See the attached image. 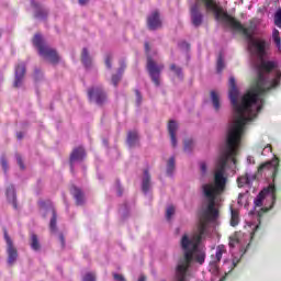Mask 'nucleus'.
<instances>
[{
  "instance_id": "1",
  "label": "nucleus",
  "mask_w": 281,
  "mask_h": 281,
  "mask_svg": "<svg viewBox=\"0 0 281 281\" xmlns=\"http://www.w3.org/2000/svg\"><path fill=\"white\" fill-rule=\"evenodd\" d=\"M246 229L249 234L239 233L236 234L229 240L231 249L237 247L239 254L232 251V258L224 259L222 269H218V263L223 259V256L227 254V248L225 245H220L216 247L215 255L211 256V261L209 265V271L211 273V281H225V277L229 276L240 262L243 256L247 252V247L251 245L254 238H260L262 236V226L260 225V218L255 222H248Z\"/></svg>"
},
{
  "instance_id": "2",
  "label": "nucleus",
  "mask_w": 281,
  "mask_h": 281,
  "mask_svg": "<svg viewBox=\"0 0 281 281\" xmlns=\"http://www.w3.org/2000/svg\"><path fill=\"white\" fill-rule=\"evenodd\" d=\"M255 212H269L276 205V184L271 183L265 188L254 200Z\"/></svg>"
},
{
  "instance_id": "3",
  "label": "nucleus",
  "mask_w": 281,
  "mask_h": 281,
  "mask_svg": "<svg viewBox=\"0 0 281 281\" xmlns=\"http://www.w3.org/2000/svg\"><path fill=\"white\" fill-rule=\"evenodd\" d=\"M33 45L37 47L40 56H42V58L45 60L53 63V65H56V63L60 60L58 53H56L54 48L49 47V45L45 43V40L41 34H35Z\"/></svg>"
},
{
  "instance_id": "4",
  "label": "nucleus",
  "mask_w": 281,
  "mask_h": 281,
  "mask_svg": "<svg viewBox=\"0 0 281 281\" xmlns=\"http://www.w3.org/2000/svg\"><path fill=\"white\" fill-rule=\"evenodd\" d=\"M259 172H265V175H270L272 181H276V177H278V172H280V158L273 157L270 161L261 165L259 168Z\"/></svg>"
},
{
  "instance_id": "5",
  "label": "nucleus",
  "mask_w": 281,
  "mask_h": 281,
  "mask_svg": "<svg viewBox=\"0 0 281 281\" xmlns=\"http://www.w3.org/2000/svg\"><path fill=\"white\" fill-rule=\"evenodd\" d=\"M164 70V65H157L150 56L147 57V71L156 87H159L160 81L159 78L161 76V71Z\"/></svg>"
},
{
  "instance_id": "6",
  "label": "nucleus",
  "mask_w": 281,
  "mask_h": 281,
  "mask_svg": "<svg viewBox=\"0 0 281 281\" xmlns=\"http://www.w3.org/2000/svg\"><path fill=\"white\" fill-rule=\"evenodd\" d=\"M88 98L90 102H95V104H104L106 100V93L102 86H94L88 90Z\"/></svg>"
},
{
  "instance_id": "7",
  "label": "nucleus",
  "mask_w": 281,
  "mask_h": 281,
  "mask_svg": "<svg viewBox=\"0 0 281 281\" xmlns=\"http://www.w3.org/2000/svg\"><path fill=\"white\" fill-rule=\"evenodd\" d=\"M4 239L7 243L8 265L12 267V265H14V262H16V259L19 258V252L16 251L14 244H12V239H10V236H8V233L5 232Z\"/></svg>"
},
{
  "instance_id": "8",
  "label": "nucleus",
  "mask_w": 281,
  "mask_h": 281,
  "mask_svg": "<svg viewBox=\"0 0 281 281\" xmlns=\"http://www.w3.org/2000/svg\"><path fill=\"white\" fill-rule=\"evenodd\" d=\"M25 78V63L20 61L15 66V78L13 82V87L19 89L20 87H23V80Z\"/></svg>"
},
{
  "instance_id": "9",
  "label": "nucleus",
  "mask_w": 281,
  "mask_h": 281,
  "mask_svg": "<svg viewBox=\"0 0 281 281\" xmlns=\"http://www.w3.org/2000/svg\"><path fill=\"white\" fill-rule=\"evenodd\" d=\"M147 27L149 30H159L161 27V18L159 16V12L154 11L147 18Z\"/></svg>"
},
{
  "instance_id": "10",
  "label": "nucleus",
  "mask_w": 281,
  "mask_h": 281,
  "mask_svg": "<svg viewBox=\"0 0 281 281\" xmlns=\"http://www.w3.org/2000/svg\"><path fill=\"white\" fill-rule=\"evenodd\" d=\"M85 147L75 148L70 155V170L74 172V164L76 161H82L86 157Z\"/></svg>"
},
{
  "instance_id": "11",
  "label": "nucleus",
  "mask_w": 281,
  "mask_h": 281,
  "mask_svg": "<svg viewBox=\"0 0 281 281\" xmlns=\"http://www.w3.org/2000/svg\"><path fill=\"white\" fill-rule=\"evenodd\" d=\"M256 181V175L254 173H245L237 178L238 188H251V183Z\"/></svg>"
},
{
  "instance_id": "12",
  "label": "nucleus",
  "mask_w": 281,
  "mask_h": 281,
  "mask_svg": "<svg viewBox=\"0 0 281 281\" xmlns=\"http://www.w3.org/2000/svg\"><path fill=\"white\" fill-rule=\"evenodd\" d=\"M31 5L35 8V19H38L40 21H45L47 19L48 11L44 7H41L36 3V1L31 0Z\"/></svg>"
},
{
  "instance_id": "13",
  "label": "nucleus",
  "mask_w": 281,
  "mask_h": 281,
  "mask_svg": "<svg viewBox=\"0 0 281 281\" xmlns=\"http://www.w3.org/2000/svg\"><path fill=\"white\" fill-rule=\"evenodd\" d=\"M179 130V124L175 121H169L168 132L171 139V145L173 148H177V131Z\"/></svg>"
},
{
  "instance_id": "14",
  "label": "nucleus",
  "mask_w": 281,
  "mask_h": 281,
  "mask_svg": "<svg viewBox=\"0 0 281 281\" xmlns=\"http://www.w3.org/2000/svg\"><path fill=\"white\" fill-rule=\"evenodd\" d=\"M77 205H82L85 203V193H82V190L78 189V187H72L70 190Z\"/></svg>"
},
{
  "instance_id": "15",
  "label": "nucleus",
  "mask_w": 281,
  "mask_h": 281,
  "mask_svg": "<svg viewBox=\"0 0 281 281\" xmlns=\"http://www.w3.org/2000/svg\"><path fill=\"white\" fill-rule=\"evenodd\" d=\"M142 191L144 194H148V192H150V175L148 173V170H145L143 175Z\"/></svg>"
},
{
  "instance_id": "16",
  "label": "nucleus",
  "mask_w": 281,
  "mask_h": 281,
  "mask_svg": "<svg viewBox=\"0 0 281 281\" xmlns=\"http://www.w3.org/2000/svg\"><path fill=\"white\" fill-rule=\"evenodd\" d=\"M126 69V64L124 60L121 61V67L117 70V75L112 76V85L114 87H117L120 80H122V74H124V70Z\"/></svg>"
},
{
  "instance_id": "17",
  "label": "nucleus",
  "mask_w": 281,
  "mask_h": 281,
  "mask_svg": "<svg viewBox=\"0 0 281 281\" xmlns=\"http://www.w3.org/2000/svg\"><path fill=\"white\" fill-rule=\"evenodd\" d=\"M137 142H139V135L137 131H132L127 133V146L133 148V146H137Z\"/></svg>"
},
{
  "instance_id": "18",
  "label": "nucleus",
  "mask_w": 281,
  "mask_h": 281,
  "mask_svg": "<svg viewBox=\"0 0 281 281\" xmlns=\"http://www.w3.org/2000/svg\"><path fill=\"white\" fill-rule=\"evenodd\" d=\"M211 102L214 111L216 112L221 111V97L214 90L211 91Z\"/></svg>"
},
{
  "instance_id": "19",
  "label": "nucleus",
  "mask_w": 281,
  "mask_h": 281,
  "mask_svg": "<svg viewBox=\"0 0 281 281\" xmlns=\"http://www.w3.org/2000/svg\"><path fill=\"white\" fill-rule=\"evenodd\" d=\"M175 168H176L175 157H170L167 160V166H166L167 177H172V175H175Z\"/></svg>"
},
{
  "instance_id": "20",
  "label": "nucleus",
  "mask_w": 281,
  "mask_h": 281,
  "mask_svg": "<svg viewBox=\"0 0 281 281\" xmlns=\"http://www.w3.org/2000/svg\"><path fill=\"white\" fill-rule=\"evenodd\" d=\"M272 41H273L279 54H281V38H280V31H278V29H273V31H272Z\"/></svg>"
},
{
  "instance_id": "21",
  "label": "nucleus",
  "mask_w": 281,
  "mask_h": 281,
  "mask_svg": "<svg viewBox=\"0 0 281 281\" xmlns=\"http://www.w3.org/2000/svg\"><path fill=\"white\" fill-rule=\"evenodd\" d=\"M240 223V215L236 209H231V226L236 227Z\"/></svg>"
},
{
  "instance_id": "22",
  "label": "nucleus",
  "mask_w": 281,
  "mask_h": 281,
  "mask_svg": "<svg viewBox=\"0 0 281 281\" xmlns=\"http://www.w3.org/2000/svg\"><path fill=\"white\" fill-rule=\"evenodd\" d=\"M81 60L85 67L87 68L91 67V56H89V50H87V48L82 49Z\"/></svg>"
},
{
  "instance_id": "23",
  "label": "nucleus",
  "mask_w": 281,
  "mask_h": 281,
  "mask_svg": "<svg viewBox=\"0 0 281 281\" xmlns=\"http://www.w3.org/2000/svg\"><path fill=\"white\" fill-rule=\"evenodd\" d=\"M31 248L33 251L41 250V241H38V236L36 234L31 235Z\"/></svg>"
},
{
  "instance_id": "24",
  "label": "nucleus",
  "mask_w": 281,
  "mask_h": 281,
  "mask_svg": "<svg viewBox=\"0 0 281 281\" xmlns=\"http://www.w3.org/2000/svg\"><path fill=\"white\" fill-rule=\"evenodd\" d=\"M7 199L11 201V203H15L16 201V192L14 191V186H9L7 188Z\"/></svg>"
},
{
  "instance_id": "25",
  "label": "nucleus",
  "mask_w": 281,
  "mask_h": 281,
  "mask_svg": "<svg viewBox=\"0 0 281 281\" xmlns=\"http://www.w3.org/2000/svg\"><path fill=\"white\" fill-rule=\"evenodd\" d=\"M56 221H57V215H56V211L52 210V218H50V223H49V229L52 232V234H56Z\"/></svg>"
},
{
  "instance_id": "26",
  "label": "nucleus",
  "mask_w": 281,
  "mask_h": 281,
  "mask_svg": "<svg viewBox=\"0 0 281 281\" xmlns=\"http://www.w3.org/2000/svg\"><path fill=\"white\" fill-rule=\"evenodd\" d=\"M273 24L276 27L281 29V7L273 14Z\"/></svg>"
},
{
  "instance_id": "27",
  "label": "nucleus",
  "mask_w": 281,
  "mask_h": 281,
  "mask_svg": "<svg viewBox=\"0 0 281 281\" xmlns=\"http://www.w3.org/2000/svg\"><path fill=\"white\" fill-rule=\"evenodd\" d=\"M170 69L173 71V74H176V76L180 79L183 80V70L181 69V67H177V65L172 64L170 66Z\"/></svg>"
},
{
  "instance_id": "28",
  "label": "nucleus",
  "mask_w": 281,
  "mask_h": 281,
  "mask_svg": "<svg viewBox=\"0 0 281 281\" xmlns=\"http://www.w3.org/2000/svg\"><path fill=\"white\" fill-rule=\"evenodd\" d=\"M193 148H194V140H192L191 138L186 139L184 140V153L190 154V153H192Z\"/></svg>"
},
{
  "instance_id": "29",
  "label": "nucleus",
  "mask_w": 281,
  "mask_h": 281,
  "mask_svg": "<svg viewBox=\"0 0 281 281\" xmlns=\"http://www.w3.org/2000/svg\"><path fill=\"white\" fill-rule=\"evenodd\" d=\"M216 69H217V74H221V71H223V69H225V61L223 59V55H220L217 58Z\"/></svg>"
},
{
  "instance_id": "30",
  "label": "nucleus",
  "mask_w": 281,
  "mask_h": 281,
  "mask_svg": "<svg viewBox=\"0 0 281 281\" xmlns=\"http://www.w3.org/2000/svg\"><path fill=\"white\" fill-rule=\"evenodd\" d=\"M172 216H175V206H168L166 210V218L167 221H170V218H172Z\"/></svg>"
},
{
  "instance_id": "31",
  "label": "nucleus",
  "mask_w": 281,
  "mask_h": 281,
  "mask_svg": "<svg viewBox=\"0 0 281 281\" xmlns=\"http://www.w3.org/2000/svg\"><path fill=\"white\" fill-rule=\"evenodd\" d=\"M200 172L202 177H205L207 175V165L205 164V161L200 162Z\"/></svg>"
},
{
  "instance_id": "32",
  "label": "nucleus",
  "mask_w": 281,
  "mask_h": 281,
  "mask_svg": "<svg viewBox=\"0 0 281 281\" xmlns=\"http://www.w3.org/2000/svg\"><path fill=\"white\" fill-rule=\"evenodd\" d=\"M82 281H95V274L88 272L83 276Z\"/></svg>"
},
{
  "instance_id": "33",
  "label": "nucleus",
  "mask_w": 281,
  "mask_h": 281,
  "mask_svg": "<svg viewBox=\"0 0 281 281\" xmlns=\"http://www.w3.org/2000/svg\"><path fill=\"white\" fill-rule=\"evenodd\" d=\"M34 78L36 80V82H38V80L43 79V71H41L38 68L35 69L34 71Z\"/></svg>"
},
{
  "instance_id": "34",
  "label": "nucleus",
  "mask_w": 281,
  "mask_h": 281,
  "mask_svg": "<svg viewBox=\"0 0 281 281\" xmlns=\"http://www.w3.org/2000/svg\"><path fill=\"white\" fill-rule=\"evenodd\" d=\"M15 159H16V162L20 166L21 170H24L25 169V165H23V158H21V155L16 154L15 155Z\"/></svg>"
},
{
  "instance_id": "35",
  "label": "nucleus",
  "mask_w": 281,
  "mask_h": 281,
  "mask_svg": "<svg viewBox=\"0 0 281 281\" xmlns=\"http://www.w3.org/2000/svg\"><path fill=\"white\" fill-rule=\"evenodd\" d=\"M269 153H271V146L269 144H267V145L263 146L261 155L267 157V155H269Z\"/></svg>"
},
{
  "instance_id": "36",
  "label": "nucleus",
  "mask_w": 281,
  "mask_h": 281,
  "mask_svg": "<svg viewBox=\"0 0 281 281\" xmlns=\"http://www.w3.org/2000/svg\"><path fill=\"white\" fill-rule=\"evenodd\" d=\"M113 60V57L111 55H108V57L105 58V67H108V69H111V61Z\"/></svg>"
},
{
  "instance_id": "37",
  "label": "nucleus",
  "mask_w": 281,
  "mask_h": 281,
  "mask_svg": "<svg viewBox=\"0 0 281 281\" xmlns=\"http://www.w3.org/2000/svg\"><path fill=\"white\" fill-rule=\"evenodd\" d=\"M120 213H121L123 216H126V214L128 213V205L125 204L124 207H121V209H120Z\"/></svg>"
},
{
  "instance_id": "38",
  "label": "nucleus",
  "mask_w": 281,
  "mask_h": 281,
  "mask_svg": "<svg viewBox=\"0 0 281 281\" xmlns=\"http://www.w3.org/2000/svg\"><path fill=\"white\" fill-rule=\"evenodd\" d=\"M136 104L139 106V104H142V93L138 92V90H136Z\"/></svg>"
},
{
  "instance_id": "39",
  "label": "nucleus",
  "mask_w": 281,
  "mask_h": 281,
  "mask_svg": "<svg viewBox=\"0 0 281 281\" xmlns=\"http://www.w3.org/2000/svg\"><path fill=\"white\" fill-rule=\"evenodd\" d=\"M1 166L4 170V172H7L8 171V161L3 157L1 158Z\"/></svg>"
},
{
  "instance_id": "40",
  "label": "nucleus",
  "mask_w": 281,
  "mask_h": 281,
  "mask_svg": "<svg viewBox=\"0 0 281 281\" xmlns=\"http://www.w3.org/2000/svg\"><path fill=\"white\" fill-rule=\"evenodd\" d=\"M113 278H114L115 281H125V280H124V276L119 274V273H114V274H113Z\"/></svg>"
},
{
  "instance_id": "41",
  "label": "nucleus",
  "mask_w": 281,
  "mask_h": 281,
  "mask_svg": "<svg viewBox=\"0 0 281 281\" xmlns=\"http://www.w3.org/2000/svg\"><path fill=\"white\" fill-rule=\"evenodd\" d=\"M247 164H249V165L256 164V160L254 159V156H248L247 157Z\"/></svg>"
},
{
  "instance_id": "42",
  "label": "nucleus",
  "mask_w": 281,
  "mask_h": 281,
  "mask_svg": "<svg viewBox=\"0 0 281 281\" xmlns=\"http://www.w3.org/2000/svg\"><path fill=\"white\" fill-rule=\"evenodd\" d=\"M116 192L119 196H122V187L120 186V183L116 184Z\"/></svg>"
},
{
  "instance_id": "43",
  "label": "nucleus",
  "mask_w": 281,
  "mask_h": 281,
  "mask_svg": "<svg viewBox=\"0 0 281 281\" xmlns=\"http://www.w3.org/2000/svg\"><path fill=\"white\" fill-rule=\"evenodd\" d=\"M59 240L61 243V247H65V236L59 235Z\"/></svg>"
},
{
  "instance_id": "44",
  "label": "nucleus",
  "mask_w": 281,
  "mask_h": 281,
  "mask_svg": "<svg viewBox=\"0 0 281 281\" xmlns=\"http://www.w3.org/2000/svg\"><path fill=\"white\" fill-rule=\"evenodd\" d=\"M89 0H79V5H87Z\"/></svg>"
},
{
  "instance_id": "45",
  "label": "nucleus",
  "mask_w": 281,
  "mask_h": 281,
  "mask_svg": "<svg viewBox=\"0 0 281 281\" xmlns=\"http://www.w3.org/2000/svg\"><path fill=\"white\" fill-rule=\"evenodd\" d=\"M145 52H150V46H148V43H145Z\"/></svg>"
},
{
  "instance_id": "46",
  "label": "nucleus",
  "mask_w": 281,
  "mask_h": 281,
  "mask_svg": "<svg viewBox=\"0 0 281 281\" xmlns=\"http://www.w3.org/2000/svg\"><path fill=\"white\" fill-rule=\"evenodd\" d=\"M16 136H18V139H23V133L19 132V133L16 134Z\"/></svg>"
},
{
  "instance_id": "47",
  "label": "nucleus",
  "mask_w": 281,
  "mask_h": 281,
  "mask_svg": "<svg viewBox=\"0 0 281 281\" xmlns=\"http://www.w3.org/2000/svg\"><path fill=\"white\" fill-rule=\"evenodd\" d=\"M138 281H146V277L140 276V277L138 278Z\"/></svg>"
},
{
  "instance_id": "48",
  "label": "nucleus",
  "mask_w": 281,
  "mask_h": 281,
  "mask_svg": "<svg viewBox=\"0 0 281 281\" xmlns=\"http://www.w3.org/2000/svg\"><path fill=\"white\" fill-rule=\"evenodd\" d=\"M241 196H243V193H240L239 196H238V203H240Z\"/></svg>"
},
{
  "instance_id": "49",
  "label": "nucleus",
  "mask_w": 281,
  "mask_h": 281,
  "mask_svg": "<svg viewBox=\"0 0 281 281\" xmlns=\"http://www.w3.org/2000/svg\"><path fill=\"white\" fill-rule=\"evenodd\" d=\"M103 144H104L105 146H109V143H108L106 140H103Z\"/></svg>"
}]
</instances>
